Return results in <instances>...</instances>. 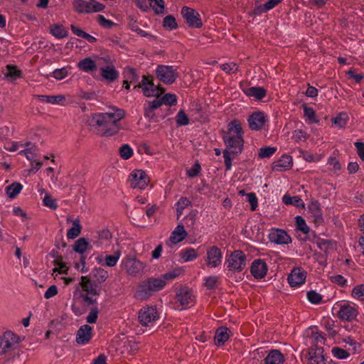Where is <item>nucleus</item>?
<instances>
[{
  "mask_svg": "<svg viewBox=\"0 0 364 364\" xmlns=\"http://www.w3.org/2000/svg\"><path fill=\"white\" fill-rule=\"evenodd\" d=\"M243 134L244 132L239 120L234 119L228 124V130L223 136L225 145L223 154L226 170L232 168L233 158L240 154L243 150Z\"/></svg>",
  "mask_w": 364,
  "mask_h": 364,
  "instance_id": "obj_1",
  "label": "nucleus"
},
{
  "mask_svg": "<svg viewBox=\"0 0 364 364\" xmlns=\"http://www.w3.org/2000/svg\"><path fill=\"white\" fill-rule=\"evenodd\" d=\"M124 117L123 109L111 107L107 112L92 114L91 123L96 127L97 134L102 136H111L119 132L118 123Z\"/></svg>",
  "mask_w": 364,
  "mask_h": 364,
  "instance_id": "obj_2",
  "label": "nucleus"
},
{
  "mask_svg": "<svg viewBox=\"0 0 364 364\" xmlns=\"http://www.w3.org/2000/svg\"><path fill=\"white\" fill-rule=\"evenodd\" d=\"M165 280L161 277H150L142 282L136 288L134 297L139 300H146L154 292L159 291L165 287Z\"/></svg>",
  "mask_w": 364,
  "mask_h": 364,
  "instance_id": "obj_3",
  "label": "nucleus"
},
{
  "mask_svg": "<svg viewBox=\"0 0 364 364\" xmlns=\"http://www.w3.org/2000/svg\"><path fill=\"white\" fill-rule=\"evenodd\" d=\"M247 265L246 255L241 250H235L226 257L225 266L231 272H241Z\"/></svg>",
  "mask_w": 364,
  "mask_h": 364,
  "instance_id": "obj_4",
  "label": "nucleus"
},
{
  "mask_svg": "<svg viewBox=\"0 0 364 364\" xmlns=\"http://www.w3.org/2000/svg\"><path fill=\"white\" fill-rule=\"evenodd\" d=\"M139 323L144 326H152L159 319V314L155 306L141 308L138 316Z\"/></svg>",
  "mask_w": 364,
  "mask_h": 364,
  "instance_id": "obj_5",
  "label": "nucleus"
},
{
  "mask_svg": "<svg viewBox=\"0 0 364 364\" xmlns=\"http://www.w3.org/2000/svg\"><path fill=\"white\" fill-rule=\"evenodd\" d=\"M73 8L79 14H90L99 12L103 10L105 6L95 0L86 1L85 0H74Z\"/></svg>",
  "mask_w": 364,
  "mask_h": 364,
  "instance_id": "obj_6",
  "label": "nucleus"
},
{
  "mask_svg": "<svg viewBox=\"0 0 364 364\" xmlns=\"http://www.w3.org/2000/svg\"><path fill=\"white\" fill-rule=\"evenodd\" d=\"M136 87H141L144 95L146 97L159 96L164 92L163 87L154 84L151 76L144 75L141 82L139 85H136L134 88Z\"/></svg>",
  "mask_w": 364,
  "mask_h": 364,
  "instance_id": "obj_7",
  "label": "nucleus"
},
{
  "mask_svg": "<svg viewBox=\"0 0 364 364\" xmlns=\"http://www.w3.org/2000/svg\"><path fill=\"white\" fill-rule=\"evenodd\" d=\"M156 75L160 81L165 84H172L177 77L176 70L173 66L159 65L156 69Z\"/></svg>",
  "mask_w": 364,
  "mask_h": 364,
  "instance_id": "obj_8",
  "label": "nucleus"
},
{
  "mask_svg": "<svg viewBox=\"0 0 364 364\" xmlns=\"http://www.w3.org/2000/svg\"><path fill=\"white\" fill-rule=\"evenodd\" d=\"M181 15L188 26L192 28H200L203 25L200 14L196 10L188 6H183L181 9Z\"/></svg>",
  "mask_w": 364,
  "mask_h": 364,
  "instance_id": "obj_9",
  "label": "nucleus"
},
{
  "mask_svg": "<svg viewBox=\"0 0 364 364\" xmlns=\"http://www.w3.org/2000/svg\"><path fill=\"white\" fill-rule=\"evenodd\" d=\"M128 181L132 188L144 189L149 183L148 177L142 170H135L129 176Z\"/></svg>",
  "mask_w": 364,
  "mask_h": 364,
  "instance_id": "obj_10",
  "label": "nucleus"
},
{
  "mask_svg": "<svg viewBox=\"0 0 364 364\" xmlns=\"http://www.w3.org/2000/svg\"><path fill=\"white\" fill-rule=\"evenodd\" d=\"M223 253L220 248L211 246L207 250L205 264L210 268H216L222 263Z\"/></svg>",
  "mask_w": 364,
  "mask_h": 364,
  "instance_id": "obj_11",
  "label": "nucleus"
},
{
  "mask_svg": "<svg viewBox=\"0 0 364 364\" xmlns=\"http://www.w3.org/2000/svg\"><path fill=\"white\" fill-rule=\"evenodd\" d=\"M122 266L132 276L139 274L145 267L143 262L129 257L122 259Z\"/></svg>",
  "mask_w": 364,
  "mask_h": 364,
  "instance_id": "obj_12",
  "label": "nucleus"
},
{
  "mask_svg": "<svg viewBox=\"0 0 364 364\" xmlns=\"http://www.w3.org/2000/svg\"><path fill=\"white\" fill-rule=\"evenodd\" d=\"M250 129L259 131L263 129L267 122V116L262 112H255L247 119Z\"/></svg>",
  "mask_w": 364,
  "mask_h": 364,
  "instance_id": "obj_13",
  "label": "nucleus"
},
{
  "mask_svg": "<svg viewBox=\"0 0 364 364\" xmlns=\"http://www.w3.org/2000/svg\"><path fill=\"white\" fill-rule=\"evenodd\" d=\"M306 272L301 267H295L288 276V282L291 287H297L305 283Z\"/></svg>",
  "mask_w": 364,
  "mask_h": 364,
  "instance_id": "obj_14",
  "label": "nucleus"
},
{
  "mask_svg": "<svg viewBox=\"0 0 364 364\" xmlns=\"http://www.w3.org/2000/svg\"><path fill=\"white\" fill-rule=\"evenodd\" d=\"M269 239L272 242L278 245H288L291 242V237L282 229H272L269 234Z\"/></svg>",
  "mask_w": 364,
  "mask_h": 364,
  "instance_id": "obj_15",
  "label": "nucleus"
},
{
  "mask_svg": "<svg viewBox=\"0 0 364 364\" xmlns=\"http://www.w3.org/2000/svg\"><path fill=\"white\" fill-rule=\"evenodd\" d=\"M358 316L357 309L353 304H344L341 305L338 316L341 320L352 321Z\"/></svg>",
  "mask_w": 364,
  "mask_h": 364,
  "instance_id": "obj_16",
  "label": "nucleus"
},
{
  "mask_svg": "<svg viewBox=\"0 0 364 364\" xmlns=\"http://www.w3.org/2000/svg\"><path fill=\"white\" fill-rule=\"evenodd\" d=\"M267 264L263 259H257L252 262L250 272L255 279L264 278L267 275Z\"/></svg>",
  "mask_w": 364,
  "mask_h": 364,
  "instance_id": "obj_17",
  "label": "nucleus"
},
{
  "mask_svg": "<svg viewBox=\"0 0 364 364\" xmlns=\"http://www.w3.org/2000/svg\"><path fill=\"white\" fill-rule=\"evenodd\" d=\"M19 342V338L11 331L4 333L0 340V349L2 353H6L11 350L14 345Z\"/></svg>",
  "mask_w": 364,
  "mask_h": 364,
  "instance_id": "obj_18",
  "label": "nucleus"
},
{
  "mask_svg": "<svg viewBox=\"0 0 364 364\" xmlns=\"http://www.w3.org/2000/svg\"><path fill=\"white\" fill-rule=\"evenodd\" d=\"M176 302L181 306V309H185L191 306L194 303V298L191 291L186 288L179 289L176 294Z\"/></svg>",
  "mask_w": 364,
  "mask_h": 364,
  "instance_id": "obj_19",
  "label": "nucleus"
},
{
  "mask_svg": "<svg viewBox=\"0 0 364 364\" xmlns=\"http://www.w3.org/2000/svg\"><path fill=\"white\" fill-rule=\"evenodd\" d=\"M92 328L89 325L82 326L77 331L76 336V341L78 344L85 345L92 338Z\"/></svg>",
  "mask_w": 364,
  "mask_h": 364,
  "instance_id": "obj_20",
  "label": "nucleus"
},
{
  "mask_svg": "<svg viewBox=\"0 0 364 364\" xmlns=\"http://www.w3.org/2000/svg\"><path fill=\"white\" fill-rule=\"evenodd\" d=\"M293 164L292 158L289 155H283L278 161L273 164L272 170L277 172H282L289 170Z\"/></svg>",
  "mask_w": 364,
  "mask_h": 364,
  "instance_id": "obj_21",
  "label": "nucleus"
},
{
  "mask_svg": "<svg viewBox=\"0 0 364 364\" xmlns=\"http://www.w3.org/2000/svg\"><path fill=\"white\" fill-rule=\"evenodd\" d=\"M231 331L225 326L219 327L215 333L214 341L216 346H223L229 339Z\"/></svg>",
  "mask_w": 364,
  "mask_h": 364,
  "instance_id": "obj_22",
  "label": "nucleus"
},
{
  "mask_svg": "<svg viewBox=\"0 0 364 364\" xmlns=\"http://www.w3.org/2000/svg\"><path fill=\"white\" fill-rule=\"evenodd\" d=\"M309 211L315 223L320 224L323 222L322 211L318 202H311L309 205Z\"/></svg>",
  "mask_w": 364,
  "mask_h": 364,
  "instance_id": "obj_23",
  "label": "nucleus"
},
{
  "mask_svg": "<svg viewBox=\"0 0 364 364\" xmlns=\"http://www.w3.org/2000/svg\"><path fill=\"white\" fill-rule=\"evenodd\" d=\"M243 92L250 97L262 100L266 96L267 91L262 87H246L242 88Z\"/></svg>",
  "mask_w": 364,
  "mask_h": 364,
  "instance_id": "obj_24",
  "label": "nucleus"
},
{
  "mask_svg": "<svg viewBox=\"0 0 364 364\" xmlns=\"http://www.w3.org/2000/svg\"><path fill=\"white\" fill-rule=\"evenodd\" d=\"M36 97L43 102L52 104V105H63L65 100L64 95H38Z\"/></svg>",
  "mask_w": 364,
  "mask_h": 364,
  "instance_id": "obj_25",
  "label": "nucleus"
},
{
  "mask_svg": "<svg viewBox=\"0 0 364 364\" xmlns=\"http://www.w3.org/2000/svg\"><path fill=\"white\" fill-rule=\"evenodd\" d=\"M100 70L102 77L109 82H113L119 77V72L113 65L101 68Z\"/></svg>",
  "mask_w": 364,
  "mask_h": 364,
  "instance_id": "obj_26",
  "label": "nucleus"
},
{
  "mask_svg": "<svg viewBox=\"0 0 364 364\" xmlns=\"http://www.w3.org/2000/svg\"><path fill=\"white\" fill-rule=\"evenodd\" d=\"M187 236V232L182 224H178L172 232L170 240L173 244H177L183 240Z\"/></svg>",
  "mask_w": 364,
  "mask_h": 364,
  "instance_id": "obj_27",
  "label": "nucleus"
},
{
  "mask_svg": "<svg viewBox=\"0 0 364 364\" xmlns=\"http://www.w3.org/2000/svg\"><path fill=\"white\" fill-rule=\"evenodd\" d=\"M265 364H283L284 355L278 350H271L264 359Z\"/></svg>",
  "mask_w": 364,
  "mask_h": 364,
  "instance_id": "obj_28",
  "label": "nucleus"
},
{
  "mask_svg": "<svg viewBox=\"0 0 364 364\" xmlns=\"http://www.w3.org/2000/svg\"><path fill=\"white\" fill-rule=\"evenodd\" d=\"M77 68L83 72L90 73L97 69V65L90 58H85L78 62Z\"/></svg>",
  "mask_w": 364,
  "mask_h": 364,
  "instance_id": "obj_29",
  "label": "nucleus"
},
{
  "mask_svg": "<svg viewBox=\"0 0 364 364\" xmlns=\"http://www.w3.org/2000/svg\"><path fill=\"white\" fill-rule=\"evenodd\" d=\"M80 285L82 290L90 295L96 296L99 294V292L96 289L95 285L87 277L82 276L81 277Z\"/></svg>",
  "mask_w": 364,
  "mask_h": 364,
  "instance_id": "obj_30",
  "label": "nucleus"
},
{
  "mask_svg": "<svg viewBox=\"0 0 364 364\" xmlns=\"http://www.w3.org/2000/svg\"><path fill=\"white\" fill-rule=\"evenodd\" d=\"M68 222H72L73 227L68 230L67 232V237L68 239H75L81 232L82 226L80 225V221L79 219H75L73 220H71L70 218H68Z\"/></svg>",
  "mask_w": 364,
  "mask_h": 364,
  "instance_id": "obj_31",
  "label": "nucleus"
},
{
  "mask_svg": "<svg viewBox=\"0 0 364 364\" xmlns=\"http://www.w3.org/2000/svg\"><path fill=\"white\" fill-rule=\"evenodd\" d=\"M179 255L181 258L186 262L193 261L198 257L197 250L192 247L182 250Z\"/></svg>",
  "mask_w": 364,
  "mask_h": 364,
  "instance_id": "obj_32",
  "label": "nucleus"
},
{
  "mask_svg": "<svg viewBox=\"0 0 364 364\" xmlns=\"http://www.w3.org/2000/svg\"><path fill=\"white\" fill-rule=\"evenodd\" d=\"M121 257V250L117 249L115 250L113 253V255H107L105 257L104 263H102V265H105L106 267H114L118 260Z\"/></svg>",
  "mask_w": 364,
  "mask_h": 364,
  "instance_id": "obj_33",
  "label": "nucleus"
},
{
  "mask_svg": "<svg viewBox=\"0 0 364 364\" xmlns=\"http://www.w3.org/2000/svg\"><path fill=\"white\" fill-rule=\"evenodd\" d=\"M349 119L346 112H341L332 119V122L339 128H344Z\"/></svg>",
  "mask_w": 364,
  "mask_h": 364,
  "instance_id": "obj_34",
  "label": "nucleus"
},
{
  "mask_svg": "<svg viewBox=\"0 0 364 364\" xmlns=\"http://www.w3.org/2000/svg\"><path fill=\"white\" fill-rule=\"evenodd\" d=\"M93 278L101 284L107 280L109 277L108 272L102 268H96L92 271Z\"/></svg>",
  "mask_w": 364,
  "mask_h": 364,
  "instance_id": "obj_35",
  "label": "nucleus"
},
{
  "mask_svg": "<svg viewBox=\"0 0 364 364\" xmlns=\"http://www.w3.org/2000/svg\"><path fill=\"white\" fill-rule=\"evenodd\" d=\"M309 338L311 340L312 343L316 344H324L325 338L322 335L321 332H319L316 328H311L309 333Z\"/></svg>",
  "mask_w": 364,
  "mask_h": 364,
  "instance_id": "obj_36",
  "label": "nucleus"
},
{
  "mask_svg": "<svg viewBox=\"0 0 364 364\" xmlns=\"http://www.w3.org/2000/svg\"><path fill=\"white\" fill-rule=\"evenodd\" d=\"M303 109L304 116L309 124L317 123L318 122L316 118V113L313 108L304 105Z\"/></svg>",
  "mask_w": 364,
  "mask_h": 364,
  "instance_id": "obj_37",
  "label": "nucleus"
},
{
  "mask_svg": "<svg viewBox=\"0 0 364 364\" xmlns=\"http://www.w3.org/2000/svg\"><path fill=\"white\" fill-rule=\"evenodd\" d=\"M23 186L20 183H13L6 187V194L10 198H14L21 192Z\"/></svg>",
  "mask_w": 364,
  "mask_h": 364,
  "instance_id": "obj_38",
  "label": "nucleus"
},
{
  "mask_svg": "<svg viewBox=\"0 0 364 364\" xmlns=\"http://www.w3.org/2000/svg\"><path fill=\"white\" fill-rule=\"evenodd\" d=\"M149 6L152 8L156 14L164 13L165 2L164 0H149Z\"/></svg>",
  "mask_w": 364,
  "mask_h": 364,
  "instance_id": "obj_39",
  "label": "nucleus"
},
{
  "mask_svg": "<svg viewBox=\"0 0 364 364\" xmlns=\"http://www.w3.org/2000/svg\"><path fill=\"white\" fill-rule=\"evenodd\" d=\"M88 246V241L85 238L81 237L75 241L73 245V249L76 252L83 254L87 249Z\"/></svg>",
  "mask_w": 364,
  "mask_h": 364,
  "instance_id": "obj_40",
  "label": "nucleus"
},
{
  "mask_svg": "<svg viewBox=\"0 0 364 364\" xmlns=\"http://www.w3.org/2000/svg\"><path fill=\"white\" fill-rule=\"evenodd\" d=\"M51 34L57 38H63L68 36L67 31L63 26L59 25H53L50 28Z\"/></svg>",
  "mask_w": 364,
  "mask_h": 364,
  "instance_id": "obj_41",
  "label": "nucleus"
},
{
  "mask_svg": "<svg viewBox=\"0 0 364 364\" xmlns=\"http://www.w3.org/2000/svg\"><path fill=\"white\" fill-rule=\"evenodd\" d=\"M296 230L301 231L302 233L306 235L309 232V228L306 223L305 220L299 215L295 218Z\"/></svg>",
  "mask_w": 364,
  "mask_h": 364,
  "instance_id": "obj_42",
  "label": "nucleus"
},
{
  "mask_svg": "<svg viewBox=\"0 0 364 364\" xmlns=\"http://www.w3.org/2000/svg\"><path fill=\"white\" fill-rule=\"evenodd\" d=\"M282 200L286 205H293L296 207L304 206V202L299 196L291 197L285 195L283 196Z\"/></svg>",
  "mask_w": 364,
  "mask_h": 364,
  "instance_id": "obj_43",
  "label": "nucleus"
},
{
  "mask_svg": "<svg viewBox=\"0 0 364 364\" xmlns=\"http://www.w3.org/2000/svg\"><path fill=\"white\" fill-rule=\"evenodd\" d=\"M163 26L169 31L177 28L178 24L172 15L166 16L163 20Z\"/></svg>",
  "mask_w": 364,
  "mask_h": 364,
  "instance_id": "obj_44",
  "label": "nucleus"
},
{
  "mask_svg": "<svg viewBox=\"0 0 364 364\" xmlns=\"http://www.w3.org/2000/svg\"><path fill=\"white\" fill-rule=\"evenodd\" d=\"M190 205L191 201L188 198L186 197L181 198L176 204L178 217H179L183 213V210Z\"/></svg>",
  "mask_w": 364,
  "mask_h": 364,
  "instance_id": "obj_45",
  "label": "nucleus"
},
{
  "mask_svg": "<svg viewBox=\"0 0 364 364\" xmlns=\"http://www.w3.org/2000/svg\"><path fill=\"white\" fill-rule=\"evenodd\" d=\"M176 122L178 126H186L189 124V118L183 110H180L176 116Z\"/></svg>",
  "mask_w": 364,
  "mask_h": 364,
  "instance_id": "obj_46",
  "label": "nucleus"
},
{
  "mask_svg": "<svg viewBox=\"0 0 364 364\" xmlns=\"http://www.w3.org/2000/svg\"><path fill=\"white\" fill-rule=\"evenodd\" d=\"M126 77L131 79V81L129 82L127 80L124 81L123 87L129 90L130 88V83L132 82V80H134L136 77V71L134 69L131 68H127L125 69Z\"/></svg>",
  "mask_w": 364,
  "mask_h": 364,
  "instance_id": "obj_47",
  "label": "nucleus"
},
{
  "mask_svg": "<svg viewBox=\"0 0 364 364\" xmlns=\"http://www.w3.org/2000/svg\"><path fill=\"white\" fill-rule=\"evenodd\" d=\"M333 355L338 359H346L349 357L350 353L340 347H333L331 349Z\"/></svg>",
  "mask_w": 364,
  "mask_h": 364,
  "instance_id": "obj_48",
  "label": "nucleus"
},
{
  "mask_svg": "<svg viewBox=\"0 0 364 364\" xmlns=\"http://www.w3.org/2000/svg\"><path fill=\"white\" fill-rule=\"evenodd\" d=\"M277 149L274 147L267 146L259 149L258 156L260 159L269 158L273 155Z\"/></svg>",
  "mask_w": 364,
  "mask_h": 364,
  "instance_id": "obj_49",
  "label": "nucleus"
},
{
  "mask_svg": "<svg viewBox=\"0 0 364 364\" xmlns=\"http://www.w3.org/2000/svg\"><path fill=\"white\" fill-rule=\"evenodd\" d=\"M120 156L123 159H129L133 155V150L128 144H123L119 149Z\"/></svg>",
  "mask_w": 364,
  "mask_h": 364,
  "instance_id": "obj_50",
  "label": "nucleus"
},
{
  "mask_svg": "<svg viewBox=\"0 0 364 364\" xmlns=\"http://www.w3.org/2000/svg\"><path fill=\"white\" fill-rule=\"evenodd\" d=\"M352 296L355 299L364 301V284L355 286L352 290Z\"/></svg>",
  "mask_w": 364,
  "mask_h": 364,
  "instance_id": "obj_51",
  "label": "nucleus"
},
{
  "mask_svg": "<svg viewBox=\"0 0 364 364\" xmlns=\"http://www.w3.org/2000/svg\"><path fill=\"white\" fill-rule=\"evenodd\" d=\"M6 76L16 80L21 76V71L16 66L8 65L6 66Z\"/></svg>",
  "mask_w": 364,
  "mask_h": 364,
  "instance_id": "obj_52",
  "label": "nucleus"
},
{
  "mask_svg": "<svg viewBox=\"0 0 364 364\" xmlns=\"http://www.w3.org/2000/svg\"><path fill=\"white\" fill-rule=\"evenodd\" d=\"M43 205L48 208H50L53 210H55L58 208V203L55 199L51 197L49 194H46L43 200Z\"/></svg>",
  "mask_w": 364,
  "mask_h": 364,
  "instance_id": "obj_53",
  "label": "nucleus"
},
{
  "mask_svg": "<svg viewBox=\"0 0 364 364\" xmlns=\"http://www.w3.org/2000/svg\"><path fill=\"white\" fill-rule=\"evenodd\" d=\"M220 68L227 73H236L238 70L237 65L232 62L222 64Z\"/></svg>",
  "mask_w": 364,
  "mask_h": 364,
  "instance_id": "obj_54",
  "label": "nucleus"
},
{
  "mask_svg": "<svg viewBox=\"0 0 364 364\" xmlns=\"http://www.w3.org/2000/svg\"><path fill=\"white\" fill-rule=\"evenodd\" d=\"M308 300L314 304H318L321 301L322 296L315 291H310L306 294Z\"/></svg>",
  "mask_w": 364,
  "mask_h": 364,
  "instance_id": "obj_55",
  "label": "nucleus"
},
{
  "mask_svg": "<svg viewBox=\"0 0 364 364\" xmlns=\"http://www.w3.org/2000/svg\"><path fill=\"white\" fill-rule=\"evenodd\" d=\"M218 282V277L216 276L208 277L205 279L204 285L208 289H213L215 287Z\"/></svg>",
  "mask_w": 364,
  "mask_h": 364,
  "instance_id": "obj_56",
  "label": "nucleus"
},
{
  "mask_svg": "<svg viewBox=\"0 0 364 364\" xmlns=\"http://www.w3.org/2000/svg\"><path fill=\"white\" fill-rule=\"evenodd\" d=\"M307 137L306 132L302 129H296L293 132L292 138L296 142L305 141Z\"/></svg>",
  "mask_w": 364,
  "mask_h": 364,
  "instance_id": "obj_57",
  "label": "nucleus"
},
{
  "mask_svg": "<svg viewBox=\"0 0 364 364\" xmlns=\"http://www.w3.org/2000/svg\"><path fill=\"white\" fill-rule=\"evenodd\" d=\"M67 75L68 70L65 68L55 69L52 73V76L58 80L64 79Z\"/></svg>",
  "mask_w": 364,
  "mask_h": 364,
  "instance_id": "obj_58",
  "label": "nucleus"
},
{
  "mask_svg": "<svg viewBox=\"0 0 364 364\" xmlns=\"http://www.w3.org/2000/svg\"><path fill=\"white\" fill-rule=\"evenodd\" d=\"M161 101L163 102V104L167 105H174L176 101L177 98L176 96L173 94H166L162 97H161Z\"/></svg>",
  "mask_w": 364,
  "mask_h": 364,
  "instance_id": "obj_59",
  "label": "nucleus"
},
{
  "mask_svg": "<svg viewBox=\"0 0 364 364\" xmlns=\"http://www.w3.org/2000/svg\"><path fill=\"white\" fill-rule=\"evenodd\" d=\"M97 21L101 26H102L105 28H110L114 24V22L105 18V17L102 15L97 16Z\"/></svg>",
  "mask_w": 364,
  "mask_h": 364,
  "instance_id": "obj_60",
  "label": "nucleus"
},
{
  "mask_svg": "<svg viewBox=\"0 0 364 364\" xmlns=\"http://www.w3.org/2000/svg\"><path fill=\"white\" fill-rule=\"evenodd\" d=\"M98 309L92 308L86 318V321L89 323H95L98 317Z\"/></svg>",
  "mask_w": 364,
  "mask_h": 364,
  "instance_id": "obj_61",
  "label": "nucleus"
},
{
  "mask_svg": "<svg viewBox=\"0 0 364 364\" xmlns=\"http://www.w3.org/2000/svg\"><path fill=\"white\" fill-rule=\"evenodd\" d=\"M200 170L201 168L200 164L198 163H196L190 169L187 171V175L191 178L196 177L199 174Z\"/></svg>",
  "mask_w": 364,
  "mask_h": 364,
  "instance_id": "obj_62",
  "label": "nucleus"
},
{
  "mask_svg": "<svg viewBox=\"0 0 364 364\" xmlns=\"http://www.w3.org/2000/svg\"><path fill=\"white\" fill-rule=\"evenodd\" d=\"M178 274H179L178 270H173L172 272H167L166 274H162L161 276V279L165 280V285H166L168 281L174 279L175 278H176L178 277Z\"/></svg>",
  "mask_w": 364,
  "mask_h": 364,
  "instance_id": "obj_63",
  "label": "nucleus"
},
{
  "mask_svg": "<svg viewBox=\"0 0 364 364\" xmlns=\"http://www.w3.org/2000/svg\"><path fill=\"white\" fill-rule=\"evenodd\" d=\"M247 198L251 205V210H255L257 207V198L254 193H249L247 194Z\"/></svg>",
  "mask_w": 364,
  "mask_h": 364,
  "instance_id": "obj_64",
  "label": "nucleus"
}]
</instances>
